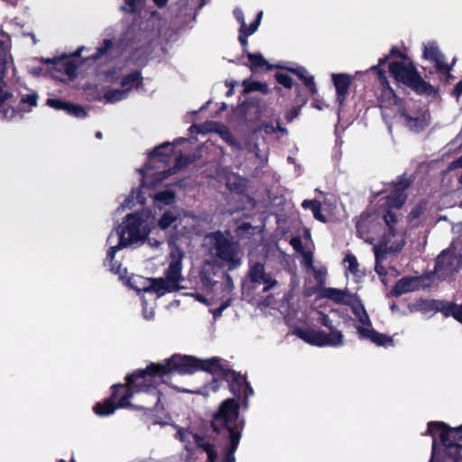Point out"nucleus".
<instances>
[{"label": "nucleus", "mask_w": 462, "mask_h": 462, "mask_svg": "<svg viewBox=\"0 0 462 462\" xmlns=\"http://www.w3.org/2000/svg\"><path fill=\"white\" fill-rule=\"evenodd\" d=\"M198 371L209 374L211 383L196 390L176 387L178 391L208 396L210 392L215 393L219 389L218 378H222L229 383L234 395L244 398L245 403L254 393L245 377L230 370L218 357L200 359L193 356L173 355L162 362L151 364L145 370L128 375L126 384L114 385L110 399L104 403H97L94 411L99 416H107L116 409L126 407L160 411L162 391L158 388L159 384L170 383L174 373L190 374Z\"/></svg>", "instance_id": "1"}, {"label": "nucleus", "mask_w": 462, "mask_h": 462, "mask_svg": "<svg viewBox=\"0 0 462 462\" xmlns=\"http://www.w3.org/2000/svg\"><path fill=\"white\" fill-rule=\"evenodd\" d=\"M154 224L155 219L151 211L142 209L127 214L123 224L111 232L107 238L109 249L106 258V265H109L113 273L120 276L123 274L121 264L114 263L116 252L144 241Z\"/></svg>", "instance_id": "2"}, {"label": "nucleus", "mask_w": 462, "mask_h": 462, "mask_svg": "<svg viewBox=\"0 0 462 462\" xmlns=\"http://www.w3.org/2000/svg\"><path fill=\"white\" fill-rule=\"evenodd\" d=\"M393 57L402 59V60L389 63V72L397 82L409 88L419 96L435 97L438 94L439 89L423 79L411 58L396 46L391 48L388 55L380 58L376 66L381 69L390 58Z\"/></svg>", "instance_id": "3"}, {"label": "nucleus", "mask_w": 462, "mask_h": 462, "mask_svg": "<svg viewBox=\"0 0 462 462\" xmlns=\"http://www.w3.org/2000/svg\"><path fill=\"white\" fill-rule=\"evenodd\" d=\"M183 141H185L184 138L178 139L174 143L165 142L149 152L147 164L140 170L143 187L155 188L168 176L175 173L177 169H180L189 163V159L187 156L180 155L178 157L174 167H169L174 144Z\"/></svg>", "instance_id": "4"}, {"label": "nucleus", "mask_w": 462, "mask_h": 462, "mask_svg": "<svg viewBox=\"0 0 462 462\" xmlns=\"http://www.w3.org/2000/svg\"><path fill=\"white\" fill-rule=\"evenodd\" d=\"M244 424V419L239 417L238 403L233 398L224 401L217 412L214 414L212 420L214 431H226L229 439L222 462H236L235 453L239 445Z\"/></svg>", "instance_id": "5"}, {"label": "nucleus", "mask_w": 462, "mask_h": 462, "mask_svg": "<svg viewBox=\"0 0 462 462\" xmlns=\"http://www.w3.org/2000/svg\"><path fill=\"white\" fill-rule=\"evenodd\" d=\"M203 247L208 256L204 269L213 265L226 266L229 271H233L242 264L239 246L227 232L216 231L208 234L204 237Z\"/></svg>", "instance_id": "6"}, {"label": "nucleus", "mask_w": 462, "mask_h": 462, "mask_svg": "<svg viewBox=\"0 0 462 462\" xmlns=\"http://www.w3.org/2000/svg\"><path fill=\"white\" fill-rule=\"evenodd\" d=\"M398 220L396 212L386 211L383 215L362 213L356 225L357 236L371 245L384 236H399Z\"/></svg>", "instance_id": "7"}, {"label": "nucleus", "mask_w": 462, "mask_h": 462, "mask_svg": "<svg viewBox=\"0 0 462 462\" xmlns=\"http://www.w3.org/2000/svg\"><path fill=\"white\" fill-rule=\"evenodd\" d=\"M142 44L140 30L135 26H130L118 38L104 40L88 59L95 62H106L125 52L139 49Z\"/></svg>", "instance_id": "8"}, {"label": "nucleus", "mask_w": 462, "mask_h": 462, "mask_svg": "<svg viewBox=\"0 0 462 462\" xmlns=\"http://www.w3.org/2000/svg\"><path fill=\"white\" fill-rule=\"evenodd\" d=\"M184 252L176 245H171L170 253L169 265L164 272L165 278L159 279H138L140 282H144L147 288H155L157 297H161L167 292L178 291L181 288L180 282L183 281L181 274L182 260Z\"/></svg>", "instance_id": "9"}, {"label": "nucleus", "mask_w": 462, "mask_h": 462, "mask_svg": "<svg viewBox=\"0 0 462 462\" xmlns=\"http://www.w3.org/2000/svg\"><path fill=\"white\" fill-rule=\"evenodd\" d=\"M10 44L0 42V118L4 121H13L17 118L14 102V94L8 89L5 78L7 76L9 69L15 76L16 69L14 66L13 58L9 54Z\"/></svg>", "instance_id": "10"}, {"label": "nucleus", "mask_w": 462, "mask_h": 462, "mask_svg": "<svg viewBox=\"0 0 462 462\" xmlns=\"http://www.w3.org/2000/svg\"><path fill=\"white\" fill-rule=\"evenodd\" d=\"M439 432L441 444L444 446V455L446 457L452 458L453 462H458L460 451L462 449V441H457L453 438V430L443 421H430L426 434L432 436V452L430 462L433 461L437 453L436 432Z\"/></svg>", "instance_id": "11"}, {"label": "nucleus", "mask_w": 462, "mask_h": 462, "mask_svg": "<svg viewBox=\"0 0 462 462\" xmlns=\"http://www.w3.org/2000/svg\"><path fill=\"white\" fill-rule=\"evenodd\" d=\"M176 438L184 445L188 451H194L196 448L204 451L208 457V462H216L217 453L212 439L207 436H199L190 430L180 428Z\"/></svg>", "instance_id": "12"}, {"label": "nucleus", "mask_w": 462, "mask_h": 462, "mask_svg": "<svg viewBox=\"0 0 462 462\" xmlns=\"http://www.w3.org/2000/svg\"><path fill=\"white\" fill-rule=\"evenodd\" d=\"M188 217H181L176 210H166L159 218L157 225L159 228L169 236V245H175V241L180 236L184 235L182 230L183 223Z\"/></svg>", "instance_id": "13"}, {"label": "nucleus", "mask_w": 462, "mask_h": 462, "mask_svg": "<svg viewBox=\"0 0 462 462\" xmlns=\"http://www.w3.org/2000/svg\"><path fill=\"white\" fill-rule=\"evenodd\" d=\"M297 335L305 342L317 346H337L343 344L344 335L338 330L326 333L321 330H299Z\"/></svg>", "instance_id": "14"}, {"label": "nucleus", "mask_w": 462, "mask_h": 462, "mask_svg": "<svg viewBox=\"0 0 462 462\" xmlns=\"http://www.w3.org/2000/svg\"><path fill=\"white\" fill-rule=\"evenodd\" d=\"M462 267V256L450 250H444L435 261L434 273L445 280L457 273Z\"/></svg>", "instance_id": "15"}, {"label": "nucleus", "mask_w": 462, "mask_h": 462, "mask_svg": "<svg viewBox=\"0 0 462 462\" xmlns=\"http://www.w3.org/2000/svg\"><path fill=\"white\" fill-rule=\"evenodd\" d=\"M202 286L208 291H217L218 290L223 293V297L229 295L235 286L232 277L228 273H210L206 268L200 273Z\"/></svg>", "instance_id": "16"}, {"label": "nucleus", "mask_w": 462, "mask_h": 462, "mask_svg": "<svg viewBox=\"0 0 462 462\" xmlns=\"http://www.w3.org/2000/svg\"><path fill=\"white\" fill-rule=\"evenodd\" d=\"M374 245L375 263H379L384 259L388 252L398 253L401 252L405 245V240L402 235L388 236L377 241Z\"/></svg>", "instance_id": "17"}, {"label": "nucleus", "mask_w": 462, "mask_h": 462, "mask_svg": "<svg viewBox=\"0 0 462 462\" xmlns=\"http://www.w3.org/2000/svg\"><path fill=\"white\" fill-rule=\"evenodd\" d=\"M248 277L255 285H263V291H268L278 285V282L271 273L265 272L264 264L260 262L251 263Z\"/></svg>", "instance_id": "18"}, {"label": "nucleus", "mask_w": 462, "mask_h": 462, "mask_svg": "<svg viewBox=\"0 0 462 462\" xmlns=\"http://www.w3.org/2000/svg\"><path fill=\"white\" fill-rule=\"evenodd\" d=\"M301 265L306 271L312 274L319 288L323 287L326 283L327 268L320 263H314L313 262V252L304 251L303 260H301Z\"/></svg>", "instance_id": "19"}, {"label": "nucleus", "mask_w": 462, "mask_h": 462, "mask_svg": "<svg viewBox=\"0 0 462 462\" xmlns=\"http://www.w3.org/2000/svg\"><path fill=\"white\" fill-rule=\"evenodd\" d=\"M19 106L15 107L17 117L22 118L24 114L31 113L38 106L39 94L32 88L19 89Z\"/></svg>", "instance_id": "20"}, {"label": "nucleus", "mask_w": 462, "mask_h": 462, "mask_svg": "<svg viewBox=\"0 0 462 462\" xmlns=\"http://www.w3.org/2000/svg\"><path fill=\"white\" fill-rule=\"evenodd\" d=\"M358 337L362 340H370L379 346H386L393 343V337L374 330L372 327L356 326Z\"/></svg>", "instance_id": "21"}, {"label": "nucleus", "mask_w": 462, "mask_h": 462, "mask_svg": "<svg viewBox=\"0 0 462 462\" xmlns=\"http://www.w3.org/2000/svg\"><path fill=\"white\" fill-rule=\"evenodd\" d=\"M422 276H404L398 280L391 290L393 297H400L401 295L418 291L421 287Z\"/></svg>", "instance_id": "22"}, {"label": "nucleus", "mask_w": 462, "mask_h": 462, "mask_svg": "<svg viewBox=\"0 0 462 462\" xmlns=\"http://www.w3.org/2000/svg\"><path fill=\"white\" fill-rule=\"evenodd\" d=\"M46 105L55 110H62L77 118H84L86 111L82 106L63 101L59 98H48Z\"/></svg>", "instance_id": "23"}, {"label": "nucleus", "mask_w": 462, "mask_h": 462, "mask_svg": "<svg viewBox=\"0 0 462 462\" xmlns=\"http://www.w3.org/2000/svg\"><path fill=\"white\" fill-rule=\"evenodd\" d=\"M348 307L361 326L372 327V321L361 300L356 294L348 292Z\"/></svg>", "instance_id": "24"}, {"label": "nucleus", "mask_w": 462, "mask_h": 462, "mask_svg": "<svg viewBox=\"0 0 462 462\" xmlns=\"http://www.w3.org/2000/svg\"><path fill=\"white\" fill-rule=\"evenodd\" d=\"M372 70L376 72L378 76V80L381 87V97L380 99L382 102H389L391 103L393 100V103H396L397 96L394 90L391 88L389 81L386 77V72L384 69L378 68V66H373L371 68Z\"/></svg>", "instance_id": "25"}, {"label": "nucleus", "mask_w": 462, "mask_h": 462, "mask_svg": "<svg viewBox=\"0 0 462 462\" xmlns=\"http://www.w3.org/2000/svg\"><path fill=\"white\" fill-rule=\"evenodd\" d=\"M407 195H401L391 191L385 198L383 206L380 208L381 214L386 211L394 212L393 209H400L406 202Z\"/></svg>", "instance_id": "26"}, {"label": "nucleus", "mask_w": 462, "mask_h": 462, "mask_svg": "<svg viewBox=\"0 0 462 462\" xmlns=\"http://www.w3.org/2000/svg\"><path fill=\"white\" fill-rule=\"evenodd\" d=\"M422 56L424 59L434 62L436 69H446L444 67L445 57L436 44L431 43L425 46Z\"/></svg>", "instance_id": "27"}, {"label": "nucleus", "mask_w": 462, "mask_h": 462, "mask_svg": "<svg viewBox=\"0 0 462 462\" xmlns=\"http://www.w3.org/2000/svg\"><path fill=\"white\" fill-rule=\"evenodd\" d=\"M179 5L184 16L194 20L199 10L205 5L204 0H180Z\"/></svg>", "instance_id": "28"}, {"label": "nucleus", "mask_w": 462, "mask_h": 462, "mask_svg": "<svg viewBox=\"0 0 462 462\" xmlns=\"http://www.w3.org/2000/svg\"><path fill=\"white\" fill-rule=\"evenodd\" d=\"M437 300L435 299H423L420 298L415 302L409 303L408 309L411 313L413 312H422L429 313L430 311L435 312Z\"/></svg>", "instance_id": "29"}, {"label": "nucleus", "mask_w": 462, "mask_h": 462, "mask_svg": "<svg viewBox=\"0 0 462 462\" xmlns=\"http://www.w3.org/2000/svg\"><path fill=\"white\" fill-rule=\"evenodd\" d=\"M332 81L336 88L337 102L342 106L346 95V74L333 73Z\"/></svg>", "instance_id": "30"}, {"label": "nucleus", "mask_w": 462, "mask_h": 462, "mask_svg": "<svg viewBox=\"0 0 462 462\" xmlns=\"http://www.w3.org/2000/svg\"><path fill=\"white\" fill-rule=\"evenodd\" d=\"M346 126L341 123L340 111L338 112V123L335 127L336 144L334 148V158L335 160H340L343 155L342 146L345 143L344 134Z\"/></svg>", "instance_id": "31"}, {"label": "nucleus", "mask_w": 462, "mask_h": 462, "mask_svg": "<svg viewBox=\"0 0 462 462\" xmlns=\"http://www.w3.org/2000/svg\"><path fill=\"white\" fill-rule=\"evenodd\" d=\"M175 200V191L172 185L167 186L163 190H161L153 195L154 204L162 208L163 206L171 205Z\"/></svg>", "instance_id": "32"}, {"label": "nucleus", "mask_w": 462, "mask_h": 462, "mask_svg": "<svg viewBox=\"0 0 462 462\" xmlns=\"http://www.w3.org/2000/svg\"><path fill=\"white\" fill-rule=\"evenodd\" d=\"M54 67L72 79L76 76L78 65L69 58L57 59L53 60Z\"/></svg>", "instance_id": "33"}, {"label": "nucleus", "mask_w": 462, "mask_h": 462, "mask_svg": "<svg viewBox=\"0 0 462 462\" xmlns=\"http://www.w3.org/2000/svg\"><path fill=\"white\" fill-rule=\"evenodd\" d=\"M289 70L297 75L304 82L305 86L309 88L311 94L314 95L318 92L314 82V77L309 75L308 70L304 67L296 66L294 68H289Z\"/></svg>", "instance_id": "34"}, {"label": "nucleus", "mask_w": 462, "mask_h": 462, "mask_svg": "<svg viewBox=\"0 0 462 462\" xmlns=\"http://www.w3.org/2000/svg\"><path fill=\"white\" fill-rule=\"evenodd\" d=\"M262 17H263V11H260L256 15L255 20L248 26V29H245V31L239 30L238 40H239L240 44L243 46L244 51H245V48L248 44L247 37L254 34L257 31V29L261 23Z\"/></svg>", "instance_id": "35"}, {"label": "nucleus", "mask_w": 462, "mask_h": 462, "mask_svg": "<svg viewBox=\"0 0 462 462\" xmlns=\"http://www.w3.org/2000/svg\"><path fill=\"white\" fill-rule=\"evenodd\" d=\"M143 77L141 72L134 70L122 78L121 86L129 94L131 90L141 85Z\"/></svg>", "instance_id": "36"}, {"label": "nucleus", "mask_w": 462, "mask_h": 462, "mask_svg": "<svg viewBox=\"0 0 462 462\" xmlns=\"http://www.w3.org/2000/svg\"><path fill=\"white\" fill-rule=\"evenodd\" d=\"M319 296L339 303L345 302L346 293L342 290L335 288L320 287Z\"/></svg>", "instance_id": "37"}, {"label": "nucleus", "mask_w": 462, "mask_h": 462, "mask_svg": "<svg viewBox=\"0 0 462 462\" xmlns=\"http://www.w3.org/2000/svg\"><path fill=\"white\" fill-rule=\"evenodd\" d=\"M219 136L225 141L233 150L242 151L243 144L239 143L226 126H220L217 130Z\"/></svg>", "instance_id": "38"}, {"label": "nucleus", "mask_w": 462, "mask_h": 462, "mask_svg": "<svg viewBox=\"0 0 462 462\" xmlns=\"http://www.w3.org/2000/svg\"><path fill=\"white\" fill-rule=\"evenodd\" d=\"M127 97L128 93L122 88L106 91L103 97L106 103H116L125 99Z\"/></svg>", "instance_id": "39"}, {"label": "nucleus", "mask_w": 462, "mask_h": 462, "mask_svg": "<svg viewBox=\"0 0 462 462\" xmlns=\"http://www.w3.org/2000/svg\"><path fill=\"white\" fill-rule=\"evenodd\" d=\"M455 308V302H450L445 300H437L435 312H440L445 318L453 317Z\"/></svg>", "instance_id": "40"}, {"label": "nucleus", "mask_w": 462, "mask_h": 462, "mask_svg": "<svg viewBox=\"0 0 462 462\" xmlns=\"http://www.w3.org/2000/svg\"><path fill=\"white\" fill-rule=\"evenodd\" d=\"M20 28L21 25L16 21H5L1 26V33L3 36H6L9 41L12 35L18 33Z\"/></svg>", "instance_id": "41"}, {"label": "nucleus", "mask_w": 462, "mask_h": 462, "mask_svg": "<svg viewBox=\"0 0 462 462\" xmlns=\"http://www.w3.org/2000/svg\"><path fill=\"white\" fill-rule=\"evenodd\" d=\"M243 150H245L247 152L254 153V156L261 162H265L267 161L266 152L263 151L259 145L255 143H252L250 142H246L243 145Z\"/></svg>", "instance_id": "42"}, {"label": "nucleus", "mask_w": 462, "mask_h": 462, "mask_svg": "<svg viewBox=\"0 0 462 462\" xmlns=\"http://www.w3.org/2000/svg\"><path fill=\"white\" fill-rule=\"evenodd\" d=\"M412 180L411 177H406L405 175H402L398 178V180L393 183V192L407 195L406 189L411 186Z\"/></svg>", "instance_id": "43"}, {"label": "nucleus", "mask_w": 462, "mask_h": 462, "mask_svg": "<svg viewBox=\"0 0 462 462\" xmlns=\"http://www.w3.org/2000/svg\"><path fill=\"white\" fill-rule=\"evenodd\" d=\"M138 279H145V278L142 277V276H133L129 279L128 282L132 288H134L137 291H143L144 293H150V294L155 293L156 294L155 288L150 287V288L145 289V287H146L144 285L145 283L140 282Z\"/></svg>", "instance_id": "44"}, {"label": "nucleus", "mask_w": 462, "mask_h": 462, "mask_svg": "<svg viewBox=\"0 0 462 462\" xmlns=\"http://www.w3.org/2000/svg\"><path fill=\"white\" fill-rule=\"evenodd\" d=\"M404 118L407 123L411 124V127H414L417 130H423L429 125V122H427L425 116L413 117L406 114L404 115Z\"/></svg>", "instance_id": "45"}, {"label": "nucleus", "mask_w": 462, "mask_h": 462, "mask_svg": "<svg viewBox=\"0 0 462 462\" xmlns=\"http://www.w3.org/2000/svg\"><path fill=\"white\" fill-rule=\"evenodd\" d=\"M243 85L245 86V90L247 92L259 91L264 94L268 93V87L263 82L245 80Z\"/></svg>", "instance_id": "46"}, {"label": "nucleus", "mask_w": 462, "mask_h": 462, "mask_svg": "<svg viewBox=\"0 0 462 462\" xmlns=\"http://www.w3.org/2000/svg\"><path fill=\"white\" fill-rule=\"evenodd\" d=\"M427 208V202L425 200L420 201L409 213L408 220L412 222L415 219H418L421 215L424 214Z\"/></svg>", "instance_id": "47"}, {"label": "nucleus", "mask_w": 462, "mask_h": 462, "mask_svg": "<svg viewBox=\"0 0 462 462\" xmlns=\"http://www.w3.org/2000/svg\"><path fill=\"white\" fill-rule=\"evenodd\" d=\"M135 200L139 202L141 205L143 204V199L139 198V191L132 192L121 204L119 209H126V208H132L134 206H135Z\"/></svg>", "instance_id": "48"}, {"label": "nucleus", "mask_w": 462, "mask_h": 462, "mask_svg": "<svg viewBox=\"0 0 462 462\" xmlns=\"http://www.w3.org/2000/svg\"><path fill=\"white\" fill-rule=\"evenodd\" d=\"M347 263H348V273L355 274L358 278H361L365 275V273L363 272H359L358 262H357L356 257L354 254H348Z\"/></svg>", "instance_id": "49"}, {"label": "nucleus", "mask_w": 462, "mask_h": 462, "mask_svg": "<svg viewBox=\"0 0 462 462\" xmlns=\"http://www.w3.org/2000/svg\"><path fill=\"white\" fill-rule=\"evenodd\" d=\"M144 0H125V5L121 7L122 11L127 13L138 12L143 5Z\"/></svg>", "instance_id": "50"}, {"label": "nucleus", "mask_w": 462, "mask_h": 462, "mask_svg": "<svg viewBox=\"0 0 462 462\" xmlns=\"http://www.w3.org/2000/svg\"><path fill=\"white\" fill-rule=\"evenodd\" d=\"M248 60L251 62L252 69L263 67L266 64L265 60L260 53H246Z\"/></svg>", "instance_id": "51"}, {"label": "nucleus", "mask_w": 462, "mask_h": 462, "mask_svg": "<svg viewBox=\"0 0 462 462\" xmlns=\"http://www.w3.org/2000/svg\"><path fill=\"white\" fill-rule=\"evenodd\" d=\"M312 205L314 206V211L312 212L313 213V216L316 219L321 221V222H326V218L325 217L321 214V204L319 201L318 200H315V199H311V200H305V205Z\"/></svg>", "instance_id": "52"}, {"label": "nucleus", "mask_w": 462, "mask_h": 462, "mask_svg": "<svg viewBox=\"0 0 462 462\" xmlns=\"http://www.w3.org/2000/svg\"><path fill=\"white\" fill-rule=\"evenodd\" d=\"M275 78L277 82L285 88H291L292 87V79L287 73H277Z\"/></svg>", "instance_id": "53"}, {"label": "nucleus", "mask_w": 462, "mask_h": 462, "mask_svg": "<svg viewBox=\"0 0 462 462\" xmlns=\"http://www.w3.org/2000/svg\"><path fill=\"white\" fill-rule=\"evenodd\" d=\"M232 300V297H228L218 308H216L211 311L215 319L222 315L223 311L230 306Z\"/></svg>", "instance_id": "54"}, {"label": "nucleus", "mask_w": 462, "mask_h": 462, "mask_svg": "<svg viewBox=\"0 0 462 462\" xmlns=\"http://www.w3.org/2000/svg\"><path fill=\"white\" fill-rule=\"evenodd\" d=\"M444 67L446 69H436L439 73L445 75V83L449 84L452 80H454L455 77L451 74V66H448L447 63H444Z\"/></svg>", "instance_id": "55"}, {"label": "nucleus", "mask_w": 462, "mask_h": 462, "mask_svg": "<svg viewBox=\"0 0 462 462\" xmlns=\"http://www.w3.org/2000/svg\"><path fill=\"white\" fill-rule=\"evenodd\" d=\"M291 245L298 252L301 253L303 257L304 251H312L311 249H304L302 246L301 238L299 236L292 237L290 241Z\"/></svg>", "instance_id": "56"}, {"label": "nucleus", "mask_w": 462, "mask_h": 462, "mask_svg": "<svg viewBox=\"0 0 462 462\" xmlns=\"http://www.w3.org/2000/svg\"><path fill=\"white\" fill-rule=\"evenodd\" d=\"M234 15L237 22L240 23L239 30L245 31V29H248V26L246 25L245 21L243 11L240 8H236L234 10Z\"/></svg>", "instance_id": "57"}, {"label": "nucleus", "mask_w": 462, "mask_h": 462, "mask_svg": "<svg viewBox=\"0 0 462 462\" xmlns=\"http://www.w3.org/2000/svg\"><path fill=\"white\" fill-rule=\"evenodd\" d=\"M300 106H293L290 111L286 113V120L288 122H291L294 118H296L300 113Z\"/></svg>", "instance_id": "58"}, {"label": "nucleus", "mask_w": 462, "mask_h": 462, "mask_svg": "<svg viewBox=\"0 0 462 462\" xmlns=\"http://www.w3.org/2000/svg\"><path fill=\"white\" fill-rule=\"evenodd\" d=\"M143 314L145 319H151L154 316V310L153 308H148L146 300H143Z\"/></svg>", "instance_id": "59"}, {"label": "nucleus", "mask_w": 462, "mask_h": 462, "mask_svg": "<svg viewBox=\"0 0 462 462\" xmlns=\"http://www.w3.org/2000/svg\"><path fill=\"white\" fill-rule=\"evenodd\" d=\"M319 320L320 321V323L328 328L330 331L332 330H337L334 327H333V324H332V320L330 318H328V315H324L322 314V316L319 319Z\"/></svg>", "instance_id": "60"}, {"label": "nucleus", "mask_w": 462, "mask_h": 462, "mask_svg": "<svg viewBox=\"0 0 462 462\" xmlns=\"http://www.w3.org/2000/svg\"><path fill=\"white\" fill-rule=\"evenodd\" d=\"M451 94L457 98V100L460 98L462 95V79L455 85Z\"/></svg>", "instance_id": "61"}, {"label": "nucleus", "mask_w": 462, "mask_h": 462, "mask_svg": "<svg viewBox=\"0 0 462 462\" xmlns=\"http://www.w3.org/2000/svg\"><path fill=\"white\" fill-rule=\"evenodd\" d=\"M255 228L250 223H243L237 227V234L242 236L244 232H248L249 230H254Z\"/></svg>", "instance_id": "62"}, {"label": "nucleus", "mask_w": 462, "mask_h": 462, "mask_svg": "<svg viewBox=\"0 0 462 462\" xmlns=\"http://www.w3.org/2000/svg\"><path fill=\"white\" fill-rule=\"evenodd\" d=\"M453 318L462 324V303L460 305L456 303Z\"/></svg>", "instance_id": "63"}, {"label": "nucleus", "mask_w": 462, "mask_h": 462, "mask_svg": "<svg viewBox=\"0 0 462 462\" xmlns=\"http://www.w3.org/2000/svg\"><path fill=\"white\" fill-rule=\"evenodd\" d=\"M453 438L457 441H462V424L458 427L452 428Z\"/></svg>", "instance_id": "64"}]
</instances>
